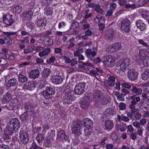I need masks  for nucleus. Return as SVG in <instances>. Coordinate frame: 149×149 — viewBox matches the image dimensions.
Segmentation results:
<instances>
[{
    "label": "nucleus",
    "instance_id": "nucleus-1",
    "mask_svg": "<svg viewBox=\"0 0 149 149\" xmlns=\"http://www.w3.org/2000/svg\"><path fill=\"white\" fill-rule=\"evenodd\" d=\"M83 125L84 127L87 130H88L92 128L93 125V122L88 118H84L82 121L80 119L73 120L71 125L72 133L75 135L80 133L82 129Z\"/></svg>",
    "mask_w": 149,
    "mask_h": 149
},
{
    "label": "nucleus",
    "instance_id": "nucleus-2",
    "mask_svg": "<svg viewBox=\"0 0 149 149\" xmlns=\"http://www.w3.org/2000/svg\"><path fill=\"white\" fill-rule=\"evenodd\" d=\"M20 126L19 122L16 118L11 119L8 122L6 129V131H8L9 134L13 133L14 131L17 130Z\"/></svg>",
    "mask_w": 149,
    "mask_h": 149
},
{
    "label": "nucleus",
    "instance_id": "nucleus-3",
    "mask_svg": "<svg viewBox=\"0 0 149 149\" xmlns=\"http://www.w3.org/2000/svg\"><path fill=\"white\" fill-rule=\"evenodd\" d=\"M104 98V96L101 91L99 90L95 91L93 95V99L94 101V104L96 107H100V101Z\"/></svg>",
    "mask_w": 149,
    "mask_h": 149
},
{
    "label": "nucleus",
    "instance_id": "nucleus-4",
    "mask_svg": "<svg viewBox=\"0 0 149 149\" xmlns=\"http://www.w3.org/2000/svg\"><path fill=\"white\" fill-rule=\"evenodd\" d=\"M55 93L54 88L47 87L45 90L42 92V94L45 98L49 99L52 97V95H54Z\"/></svg>",
    "mask_w": 149,
    "mask_h": 149
},
{
    "label": "nucleus",
    "instance_id": "nucleus-5",
    "mask_svg": "<svg viewBox=\"0 0 149 149\" xmlns=\"http://www.w3.org/2000/svg\"><path fill=\"white\" fill-rule=\"evenodd\" d=\"M85 54L87 57L94 63H97L101 62L100 59L99 57H97L96 59L95 58L94 56L96 55L95 51L92 50L91 49H87L85 52Z\"/></svg>",
    "mask_w": 149,
    "mask_h": 149
},
{
    "label": "nucleus",
    "instance_id": "nucleus-6",
    "mask_svg": "<svg viewBox=\"0 0 149 149\" xmlns=\"http://www.w3.org/2000/svg\"><path fill=\"white\" fill-rule=\"evenodd\" d=\"M90 103V99L89 94L88 93H86L83 97V100L81 103V108L84 109H87L89 106Z\"/></svg>",
    "mask_w": 149,
    "mask_h": 149
},
{
    "label": "nucleus",
    "instance_id": "nucleus-7",
    "mask_svg": "<svg viewBox=\"0 0 149 149\" xmlns=\"http://www.w3.org/2000/svg\"><path fill=\"white\" fill-rule=\"evenodd\" d=\"M86 84L85 83H79L77 84L74 88V93L77 95H80L85 91Z\"/></svg>",
    "mask_w": 149,
    "mask_h": 149
},
{
    "label": "nucleus",
    "instance_id": "nucleus-8",
    "mask_svg": "<svg viewBox=\"0 0 149 149\" xmlns=\"http://www.w3.org/2000/svg\"><path fill=\"white\" fill-rule=\"evenodd\" d=\"M122 47L121 44L118 42L112 44L108 47L106 49L107 52L109 53H113L120 50Z\"/></svg>",
    "mask_w": 149,
    "mask_h": 149
},
{
    "label": "nucleus",
    "instance_id": "nucleus-9",
    "mask_svg": "<svg viewBox=\"0 0 149 149\" xmlns=\"http://www.w3.org/2000/svg\"><path fill=\"white\" fill-rule=\"evenodd\" d=\"M130 21L127 19H124L121 22V29L126 32H129L130 29Z\"/></svg>",
    "mask_w": 149,
    "mask_h": 149
},
{
    "label": "nucleus",
    "instance_id": "nucleus-10",
    "mask_svg": "<svg viewBox=\"0 0 149 149\" xmlns=\"http://www.w3.org/2000/svg\"><path fill=\"white\" fill-rule=\"evenodd\" d=\"M19 140L20 142L23 144H26L29 141V138L28 133L23 131L20 130L19 136Z\"/></svg>",
    "mask_w": 149,
    "mask_h": 149
},
{
    "label": "nucleus",
    "instance_id": "nucleus-11",
    "mask_svg": "<svg viewBox=\"0 0 149 149\" xmlns=\"http://www.w3.org/2000/svg\"><path fill=\"white\" fill-rule=\"evenodd\" d=\"M130 61V59L127 57L123 59L120 66V68L122 71H125L129 69Z\"/></svg>",
    "mask_w": 149,
    "mask_h": 149
},
{
    "label": "nucleus",
    "instance_id": "nucleus-12",
    "mask_svg": "<svg viewBox=\"0 0 149 149\" xmlns=\"http://www.w3.org/2000/svg\"><path fill=\"white\" fill-rule=\"evenodd\" d=\"M127 76L129 79L131 81H134L137 78L138 74L134 70L129 69L127 72Z\"/></svg>",
    "mask_w": 149,
    "mask_h": 149
},
{
    "label": "nucleus",
    "instance_id": "nucleus-13",
    "mask_svg": "<svg viewBox=\"0 0 149 149\" xmlns=\"http://www.w3.org/2000/svg\"><path fill=\"white\" fill-rule=\"evenodd\" d=\"M70 92L71 91L69 88H67L65 91V97L68 104L71 103L72 100V97Z\"/></svg>",
    "mask_w": 149,
    "mask_h": 149
},
{
    "label": "nucleus",
    "instance_id": "nucleus-14",
    "mask_svg": "<svg viewBox=\"0 0 149 149\" xmlns=\"http://www.w3.org/2000/svg\"><path fill=\"white\" fill-rule=\"evenodd\" d=\"M136 24L137 28L141 31H143L146 29V24L141 20L139 19L137 21Z\"/></svg>",
    "mask_w": 149,
    "mask_h": 149
},
{
    "label": "nucleus",
    "instance_id": "nucleus-15",
    "mask_svg": "<svg viewBox=\"0 0 149 149\" xmlns=\"http://www.w3.org/2000/svg\"><path fill=\"white\" fill-rule=\"evenodd\" d=\"M52 82L55 84H61L63 81V79L61 76L59 75L54 76L53 77Z\"/></svg>",
    "mask_w": 149,
    "mask_h": 149
},
{
    "label": "nucleus",
    "instance_id": "nucleus-16",
    "mask_svg": "<svg viewBox=\"0 0 149 149\" xmlns=\"http://www.w3.org/2000/svg\"><path fill=\"white\" fill-rule=\"evenodd\" d=\"M40 72L37 69L32 70L30 72L29 77L30 78L35 79L38 77L39 75Z\"/></svg>",
    "mask_w": 149,
    "mask_h": 149
},
{
    "label": "nucleus",
    "instance_id": "nucleus-17",
    "mask_svg": "<svg viewBox=\"0 0 149 149\" xmlns=\"http://www.w3.org/2000/svg\"><path fill=\"white\" fill-rule=\"evenodd\" d=\"M7 129H6L4 134L3 135L2 138L4 140L6 141V142L9 143L10 142L11 140L10 138V136L12 135L13 133L9 134L8 131H6Z\"/></svg>",
    "mask_w": 149,
    "mask_h": 149
},
{
    "label": "nucleus",
    "instance_id": "nucleus-18",
    "mask_svg": "<svg viewBox=\"0 0 149 149\" xmlns=\"http://www.w3.org/2000/svg\"><path fill=\"white\" fill-rule=\"evenodd\" d=\"M131 91L132 93L136 94V95L141 94L142 92L141 88L132 85Z\"/></svg>",
    "mask_w": 149,
    "mask_h": 149
},
{
    "label": "nucleus",
    "instance_id": "nucleus-19",
    "mask_svg": "<svg viewBox=\"0 0 149 149\" xmlns=\"http://www.w3.org/2000/svg\"><path fill=\"white\" fill-rule=\"evenodd\" d=\"M33 14V11L32 10H29L25 13L23 14V16L26 19L30 20L32 18Z\"/></svg>",
    "mask_w": 149,
    "mask_h": 149
},
{
    "label": "nucleus",
    "instance_id": "nucleus-20",
    "mask_svg": "<svg viewBox=\"0 0 149 149\" xmlns=\"http://www.w3.org/2000/svg\"><path fill=\"white\" fill-rule=\"evenodd\" d=\"M20 118L23 122H28L29 120L28 113L25 111L21 115Z\"/></svg>",
    "mask_w": 149,
    "mask_h": 149
},
{
    "label": "nucleus",
    "instance_id": "nucleus-21",
    "mask_svg": "<svg viewBox=\"0 0 149 149\" xmlns=\"http://www.w3.org/2000/svg\"><path fill=\"white\" fill-rule=\"evenodd\" d=\"M105 126L106 129L109 130L113 127V123L111 121L107 120L105 122Z\"/></svg>",
    "mask_w": 149,
    "mask_h": 149
},
{
    "label": "nucleus",
    "instance_id": "nucleus-22",
    "mask_svg": "<svg viewBox=\"0 0 149 149\" xmlns=\"http://www.w3.org/2000/svg\"><path fill=\"white\" fill-rule=\"evenodd\" d=\"M142 78L143 80H146L149 78V69H146L141 74Z\"/></svg>",
    "mask_w": 149,
    "mask_h": 149
},
{
    "label": "nucleus",
    "instance_id": "nucleus-23",
    "mask_svg": "<svg viewBox=\"0 0 149 149\" xmlns=\"http://www.w3.org/2000/svg\"><path fill=\"white\" fill-rule=\"evenodd\" d=\"M147 53L146 50H141L139 51V56L141 60L146 58Z\"/></svg>",
    "mask_w": 149,
    "mask_h": 149
},
{
    "label": "nucleus",
    "instance_id": "nucleus-24",
    "mask_svg": "<svg viewBox=\"0 0 149 149\" xmlns=\"http://www.w3.org/2000/svg\"><path fill=\"white\" fill-rule=\"evenodd\" d=\"M130 98L132 100L131 101L133 103L136 104L138 102L140 101V98L139 97L137 96L136 95H132L130 97Z\"/></svg>",
    "mask_w": 149,
    "mask_h": 149
},
{
    "label": "nucleus",
    "instance_id": "nucleus-25",
    "mask_svg": "<svg viewBox=\"0 0 149 149\" xmlns=\"http://www.w3.org/2000/svg\"><path fill=\"white\" fill-rule=\"evenodd\" d=\"M18 79L19 82L21 83H24L28 80L27 77L21 74L19 75Z\"/></svg>",
    "mask_w": 149,
    "mask_h": 149
},
{
    "label": "nucleus",
    "instance_id": "nucleus-26",
    "mask_svg": "<svg viewBox=\"0 0 149 149\" xmlns=\"http://www.w3.org/2000/svg\"><path fill=\"white\" fill-rule=\"evenodd\" d=\"M34 85L32 83L29 81L26 83L24 85V88L25 89L31 90L32 89Z\"/></svg>",
    "mask_w": 149,
    "mask_h": 149
},
{
    "label": "nucleus",
    "instance_id": "nucleus-27",
    "mask_svg": "<svg viewBox=\"0 0 149 149\" xmlns=\"http://www.w3.org/2000/svg\"><path fill=\"white\" fill-rule=\"evenodd\" d=\"M51 72V70L49 69L45 68L43 70V73L44 77L47 78L50 76Z\"/></svg>",
    "mask_w": 149,
    "mask_h": 149
},
{
    "label": "nucleus",
    "instance_id": "nucleus-28",
    "mask_svg": "<svg viewBox=\"0 0 149 149\" xmlns=\"http://www.w3.org/2000/svg\"><path fill=\"white\" fill-rule=\"evenodd\" d=\"M114 61L113 59L111 58H108L107 61L106 65L107 66L111 67L114 65Z\"/></svg>",
    "mask_w": 149,
    "mask_h": 149
},
{
    "label": "nucleus",
    "instance_id": "nucleus-29",
    "mask_svg": "<svg viewBox=\"0 0 149 149\" xmlns=\"http://www.w3.org/2000/svg\"><path fill=\"white\" fill-rule=\"evenodd\" d=\"M8 84L11 86H14L17 84V81L15 78L11 79L8 80Z\"/></svg>",
    "mask_w": 149,
    "mask_h": 149
},
{
    "label": "nucleus",
    "instance_id": "nucleus-30",
    "mask_svg": "<svg viewBox=\"0 0 149 149\" xmlns=\"http://www.w3.org/2000/svg\"><path fill=\"white\" fill-rule=\"evenodd\" d=\"M14 22V21L13 19L11 17H10L9 19L8 18L6 20H5L3 22L7 26H9L11 25Z\"/></svg>",
    "mask_w": 149,
    "mask_h": 149
},
{
    "label": "nucleus",
    "instance_id": "nucleus-31",
    "mask_svg": "<svg viewBox=\"0 0 149 149\" xmlns=\"http://www.w3.org/2000/svg\"><path fill=\"white\" fill-rule=\"evenodd\" d=\"M65 132L63 130H62L58 132L57 134V137L58 138L60 139L61 140H63Z\"/></svg>",
    "mask_w": 149,
    "mask_h": 149
},
{
    "label": "nucleus",
    "instance_id": "nucleus-32",
    "mask_svg": "<svg viewBox=\"0 0 149 149\" xmlns=\"http://www.w3.org/2000/svg\"><path fill=\"white\" fill-rule=\"evenodd\" d=\"M53 12L49 7H45L44 9V13L46 15L48 16L51 15L53 13Z\"/></svg>",
    "mask_w": 149,
    "mask_h": 149
},
{
    "label": "nucleus",
    "instance_id": "nucleus-33",
    "mask_svg": "<svg viewBox=\"0 0 149 149\" xmlns=\"http://www.w3.org/2000/svg\"><path fill=\"white\" fill-rule=\"evenodd\" d=\"M44 138L43 135L41 133L38 134L36 137V139L39 143L42 142L43 141Z\"/></svg>",
    "mask_w": 149,
    "mask_h": 149
},
{
    "label": "nucleus",
    "instance_id": "nucleus-34",
    "mask_svg": "<svg viewBox=\"0 0 149 149\" xmlns=\"http://www.w3.org/2000/svg\"><path fill=\"white\" fill-rule=\"evenodd\" d=\"M53 42L51 38H47L45 40V44L48 46H51L53 44Z\"/></svg>",
    "mask_w": 149,
    "mask_h": 149
},
{
    "label": "nucleus",
    "instance_id": "nucleus-35",
    "mask_svg": "<svg viewBox=\"0 0 149 149\" xmlns=\"http://www.w3.org/2000/svg\"><path fill=\"white\" fill-rule=\"evenodd\" d=\"M95 9L96 12L100 14H102L103 13V10L100 8V6L99 5L96 4Z\"/></svg>",
    "mask_w": 149,
    "mask_h": 149
},
{
    "label": "nucleus",
    "instance_id": "nucleus-36",
    "mask_svg": "<svg viewBox=\"0 0 149 149\" xmlns=\"http://www.w3.org/2000/svg\"><path fill=\"white\" fill-rule=\"evenodd\" d=\"M50 49H49V50H45L42 52H40L39 53V55L42 57L44 56L47 55L50 52Z\"/></svg>",
    "mask_w": 149,
    "mask_h": 149
},
{
    "label": "nucleus",
    "instance_id": "nucleus-37",
    "mask_svg": "<svg viewBox=\"0 0 149 149\" xmlns=\"http://www.w3.org/2000/svg\"><path fill=\"white\" fill-rule=\"evenodd\" d=\"M32 105L30 104L26 103L24 105L25 108L26 110V111L28 112L31 111L32 110Z\"/></svg>",
    "mask_w": 149,
    "mask_h": 149
},
{
    "label": "nucleus",
    "instance_id": "nucleus-38",
    "mask_svg": "<svg viewBox=\"0 0 149 149\" xmlns=\"http://www.w3.org/2000/svg\"><path fill=\"white\" fill-rule=\"evenodd\" d=\"M142 60L143 61V63L145 66L147 67L149 66V59L146 58Z\"/></svg>",
    "mask_w": 149,
    "mask_h": 149
},
{
    "label": "nucleus",
    "instance_id": "nucleus-39",
    "mask_svg": "<svg viewBox=\"0 0 149 149\" xmlns=\"http://www.w3.org/2000/svg\"><path fill=\"white\" fill-rule=\"evenodd\" d=\"M14 8L16 13H19L21 11L22 6L19 5H17L15 6Z\"/></svg>",
    "mask_w": 149,
    "mask_h": 149
},
{
    "label": "nucleus",
    "instance_id": "nucleus-40",
    "mask_svg": "<svg viewBox=\"0 0 149 149\" xmlns=\"http://www.w3.org/2000/svg\"><path fill=\"white\" fill-rule=\"evenodd\" d=\"M120 130L121 132L125 131L127 128L125 123H121L120 125Z\"/></svg>",
    "mask_w": 149,
    "mask_h": 149
},
{
    "label": "nucleus",
    "instance_id": "nucleus-41",
    "mask_svg": "<svg viewBox=\"0 0 149 149\" xmlns=\"http://www.w3.org/2000/svg\"><path fill=\"white\" fill-rule=\"evenodd\" d=\"M27 26L31 29H33L34 27V23L32 22H29L26 23Z\"/></svg>",
    "mask_w": 149,
    "mask_h": 149
},
{
    "label": "nucleus",
    "instance_id": "nucleus-42",
    "mask_svg": "<svg viewBox=\"0 0 149 149\" xmlns=\"http://www.w3.org/2000/svg\"><path fill=\"white\" fill-rule=\"evenodd\" d=\"M79 23L77 22H72L71 24V28L74 29L78 28L79 26Z\"/></svg>",
    "mask_w": 149,
    "mask_h": 149
},
{
    "label": "nucleus",
    "instance_id": "nucleus-43",
    "mask_svg": "<svg viewBox=\"0 0 149 149\" xmlns=\"http://www.w3.org/2000/svg\"><path fill=\"white\" fill-rule=\"evenodd\" d=\"M4 41H5L6 42L10 45L12 42L13 39L11 38L8 37L7 38L6 37H4Z\"/></svg>",
    "mask_w": 149,
    "mask_h": 149
},
{
    "label": "nucleus",
    "instance_id": "nucleus-44",
    "mask_svg": "<svg viewBox=\"0 0 149 149\" xmlns=\"http://www.w3.org/2000/svg\"><path fill=\"white\" fill-rule=\"evenodd\" d=\"M126 104L123 102H120L119 103V108L121 110L125 109H126Z\"/></svg>",
    "mask_w": 149,
    "mask_h": 149
},
{
    "label": "nucleus",
    "instance_id": "nucleus-45",
    "mask_svg": "<svg viewBox=\"0 0 149 149\" xmlns=\"http://www.w3.org/2000/svg\"><path fill=\"white\" fill-rule=\"evenodd\" d=\"M109 102V100L105 98V97L104 96V98L102 99L101 101H100V107L101 106V105H105Z\"/></svg>",
    "mask_w": 149,
    "mask_h": 149
},
{
    "label": "nucleus",
    "instance_id": "nucleus-46",
    "mask_svg": "<svg viewBox=\"0 0 149 149\" xmlns=\"http://www.w3.org/2000/svg\"><path fill=\"white\" fill-rule=\"evenodd\" d=\"M134 115L135 118L136 120H139L141 118V114L139 111H137Z\"/></svg>",
    "mask_w": 149,
    "mask_h": 149
},
{
    "label": "nucleus",
    "instance_id": "nucleus-47",
    "mask_svg": "<svg viewBox=\"0 0 149 149\" xmlns=\"http://www.w3.org/2000/svg\"><path fill=\"white\" fill-rule=\"evenodd\" d=\"M40 147L38 146L35 142H33L31 147V149H40Z\"/></svg>",
    "mask_w": 149,
    "mask_h": 149
},
{
    "label": "nucleus",
    "instance_id": "nucleus-48",
    "mask_svg": "<svg viewBox=\"0 0 149 149\" xmlns=\"http://www.w3.org/2000/svg\"><path fill=\"white\" fill-rule=\"evenodd\" d=\"M56 61L55 58L54 56H52L49 58V60H47V62L48 63H53Z\"/></svg>",
    "mask_w": 149,
    "mask_h": 149
},
{
    "label": "nucleus",
    "instance_id": "nucleus-49",
    "mask_svg": "<svg viewBox=\"0 0 149 149\" xmlns=\"http://www.w3.org/2000/svg\"><path fill=\"white\" fill-rule=\"evenodd\" d=\"M71 63L70 64V65L72 67L74 66L75 64H77V61L76 59L73 58L72 60H71Z\"/></svg>",
    "mask_w": 149,
    "mask_h": 149
},
{
    "label": "nucleus",
    "instance_id": "nucleus-50",
    "mask_svg": "<svg viewBox=\"0 0 149 149\" xmlns=\"http://www.w3.org/2000/svg\"><path fill=\"white\" fill-rule=\"evenodd\" d=\"M102 15L99 13V14H98L97 15L95 19V21L97 22L100 21L102 19Z\"/></svg>",
    "mask_w": 149,
    "mask_h": 149
},
{
    "label": "nucleus",
    "instance_id": "nucleus-51",
    "mask_svg": "<svg viewBox=\"0 0 149 149\" xmlns=\"http://www.w3.org/2000/svg\"><path fill=\"white\" fill-rule=\"evenodd\" d=\"M142 95L143 97V99L144 100H149V96H147V94L146 93H142Z\"/></svg>",
    "mask_w": 149,
    "mask_h": 149
},
{
    "label": "nucleus",
    "instance_id": "nucleus-52",
    "mask_svg": "<svg viewBox=\"0 0 149 149\" xmlns=\"http://www.w3.org/2000/svg\"><path fill=\"white\" fill-rule=\"evenodd\" d=\"M135 6V4H126L124 6L125 7L127 8H131L132 9H133V8H134Z\"/></svg>",
    "mask_w": 149,
    "mask_h": 149
},
{
    "label": "nucleus",
    "instance_id": "nucleus-53",
    "mask_svg": "<svg viewBox=\"0 0 149 149\" xmlns=\"http://www.w3.org/2000/svg\"><path fill=\"white\" fill-rule=\"evenodd\" d=\"M129 93V92L127 89L123 88L122 90L121 94L123 96H125Z\"/></svg>",
    "mask_w": 149,
    "mask_h": 149
},
{
    "label": "nucleus",
    "instance_id": "nucleus-54",
    "mask_svg": "<svg viewBox=\"0 0 149 149\" xmlns=\"http://www.w3.org/2000/svg\"><path fill=\"white\" fill-rule=\"evenodd\" d=\"M133 125L137 128H140V126L141 125V124L139 122L137 121L134 122L133 123Z\"/></svg>",
    "mask_w": 149,
    "mask_h": 149
},
{
    "label": "nucleus",
    "instance_id": "nucleus-55",
    "mask_svg": "<svg viewBox=\"0 0 149 149\" xmlns=\"http://www.w3.org/2000/svg\"><path fill=\"white\" fill-rule=\"evenodd\" d=\"M43 128V130L45 131H46L49 129V124L47 122L44 125Z\"/></svg>",
    "mask_w": 149,
    "mask_h": 149
},
{
    "label": "nucleus",
    "instance_id": "nucleus-56",
    "mask_svg": "<svg viewBox=\"0 0 149 149\" xmlns=\"http://www.w3.org/2000/svg\"><path fill=\"white\" fill-rule=\"evenodd\" d=\"M116 5L115 3H111L110 8L112 10H114L116 7Z\"/></svg>",
    "mask_w": 149,
    "mask_h": 149
},
{
    "label": "nucleus",
    "instance_id": "nucleus-57",
    "mask_svg": "<svg viewBox=\"0 0 149 149\" xmlns=\"http://www.w3.org/2000/svg\"><path fill=\"white\" fill-rule=\"evenodd\" d=\"M63 58L64 59L65 62L66 63H69L71 62V60L70 58L66 56H64Z\"/></svg>",
    "mask_w": 149,
    "mask_h": 149
},
{
    "label": "nucleus",
    "instance_id": "nucleus-58",
    "mask_svg": "<svg viewBox=\"0 0 149 149\" xmlns=\"http://www.w3.org/2000/svg\"><path fill=\"white\" fill-rule=\"evenodd\" d=\"M127 129L130 132H132L134 131V129L131 125L128 126Z\"/></svg>",
    "mask_w": 149,
    "mask_h": 149
},
{
    "label": "nucleus",
    "instance_id": "nucleus-59",
    "mask_svg": "<svg viewBox=\"0 0 149 149\" xmlns=\"http://www.w3.org/2000/svg\"><path fill=\"white\" fill-rule=\"evenodd\" d=\"M92 31L89 30H87L85 32L86 36H91L92 35Z\"/></svg>",
    "mask_w": 149,
    "mask_h": 149
},
{
    "label": "nucleus",
    "instance_id": "nucleus-60",
    "mask_svg": "<svg viewBox=\"0 0 149 149\" xmlns=\"http://www.w3.org/2000/svg\"><path fill=\"white\" fill-rule=\"evenodd\" d=\"M122 86H123L124 87L128 88H131L132 86H131L130 85L125 83H123L122 84Z\"/></svg>",
    "mask_w": 149,
    "mask_h": 149
},
{
    "label": "nucleus",
    "instance_id": "nucleus-61",
    "mask_svg": "<svg viewBox=\"0 0 149 149\" xmlns=\"http://www.w3.org/2000/svg\"><path fill=\"white\" fill-rule=\"evenodd\" d=\"M98 25L100 30L102 31L103 30L104 28L105 25L103 24H101L100 23H99L98 24Z\"/></svg>",
    "mask_w": 149,
    "mask_h": 149
},
{
    "label": "nucleus",
    "instance_id": "nucleus-62",
    "mask_svg": "<svg viewBox=\"0 0 149 149\" xmlns=\"http://www.w3.org/2000/svg\"><path fill=\"white\" fill-rule=\"evenodd\" d=\"M109 81L112 82H114L115 80V77L113 76H110L108 78Z\"/></svg>",
    "mask_w": 149,
    "mask_h": 149
},
{
    "label": "nucleus",
    "instance_id": "nucleus-63",
    "mask_svg": "<svg viewBox=\"0 0 149 149\" xmlns=\"http://www.w3.org/2000/svg\"><path fill=\"white\" fill-rule=\"evenodd\" d=\"M11 98V95L10 94L7 93L6 95L5 98L6 100L8 101L10 100Z\"/></svg>",
    "mask_w": 149,
    "mask_h": 149
},
{
    "label": "nucleus",
    "instance_id": "nucleus-64",
    "mask_svg": "<svg viewBox=\"0 0 149 149\" xmlns=\"http://www.w3.org/2000/svg\"><path fill=\"white\" fill-rule=\"evenodd\" d=\"M113 146L111 144H108L106 146V148L107 149H112Z\"/></svg>",
    "mask_w": 149,
    "mask_h": 149
}]
</instances>
